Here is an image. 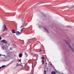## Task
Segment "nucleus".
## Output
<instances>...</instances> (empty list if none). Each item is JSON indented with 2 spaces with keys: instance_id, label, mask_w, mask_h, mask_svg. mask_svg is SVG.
<instances>
[{
  "instance_id": "7ed1b4c3",
  "label": "nucleus",
  "mask_w": 74,
  "mask_h": 74,
  "mask_svg": "<svg viewBox=\"0 0 74 74\" xmlns=\"http://www.w3.org/2000/svg\"><path fill=\"white\" fill-rule=\"evenodd\" d=\"M21 34V33L19 32L18 31H17L16 32V34L17 36H18V35H19Z\"/></svg>"
},
{
  "instance_id": "f8f14e48",
  "label": "nucleus",
  "mask_w": 74,
  "mask_h": 74,
  "mask_svg": "<svg viewBox=\"0 0 74 74\" xmlns=\"http://www.w3.org/2000/svg\"><path fill=\"white\" fill-rule=\"evenodd\" d=\"M25 55H26L27 57V56H28V55H27V53H26L25 52Z\"/></svg>"
},
{
  "instance_id": "5701e85b",
  "label": "nucleus",
  "mask_w": 74,
  "mask_h": 74,
  "mask_svg": "<svg viewBox=\"0 0 74 74\" xmlns=\"http://www.w3.org/2000/svg\"><path fill=\"white\" fill-rule=\"evenodd\" d=\"M3 30V32H4V31H5V29H4Z\"/></svg>"
},
{
  "instance_id": "c756f323",
  "label": "nucleus",
  "mask_w": 74,
  "mask_h": 74,
  "mask_svg": "<svg viewBox=\"0 0 74 74\" xmlns=\"http://www.w3.org/2000/svg\"><path fill=\"white\" fill-rule=\"evenodd\" d=\"M38 56H39L38 55V54H37Z\"/></svg>"
},
{
  "instance_id": "9d476101",
  "label": "nucleus",
  "mask_w": 74,
  "mask_h": 74,
  "mask_svg": "<svg viewBox=\"0 0 74 74\" xmlns=\"http://www.w3.org/2000/svg\"><path fill=\"white\" fill-rule=\"evenodd\" d=\"M44 29H45V30L46 31V32H47V33H49V32H48V30H47V29H46V28H44Z\"/></svg>"
},
{
  "instance_id": "f3484780",
  "label": "nucleus",
  "mask_w": 74,
  "mask_h": 74,
  "mask_svg": "<svg viewBox=\"0 0 74 74\" xmlns=\"http://www.w3.org/2000/svg\"><path fill=\"white\" fill-rule=\"evenodd\" d=\"M73 7H74V5H72L71 6V8H73Z\"/></svg>"
},
{
  "instance_id": "39448f33",
  "label": "nucleus",
  "mask_w": 74,
  "mask_h": 74,
  "mask_svg": "<svg viewBox=\"0 0 74 74\" xmlns=\"http://www.w3.org/2000/svg\"><path fill=\"white\" fill-rule=\"evenodd\" d=\"M25 21H24V22L22 23V25H21V26L20 27L21 28V27H23V26H24V25H25Z\"/></svg>"
},
{
  "instance_id": "ddd939ff",
  "label": "nucleus",
  "mask_w": 74,
  "mask_h": 74,
  "mask_svg": "<svg viewBox=\"0 0 74 74\" xmlns=\"http://www.w3.org/2000/svg\"><path fill=\"white\" fill-rule=\"evenodd\" d=\"M5 65H3L1 66V68H3L4 67H5Z\"/></svg>"
},
{
  "instance_id": "6e6552de",
  "label": "nucleus",
  "mask_w": 74,
  "mask_h": 74,
  "mask_svg": "<svg viewBox=\"0 0 74 74\" xmlns=\"http://www.w3.org/2000/svg\"><path fill=\"white\" fill-rule=\"evenodd\" d=\"M15 31H14V29H13V30H12V33H16V32H15Z\"/></svg>"
},
{
  "instance_id": "c85d7f7f",
  "label": "nucleus",
  "mask_w": 74,
  "mask_h": 74,
  "mask_svg": "<svg viewBox=\"0 0 74 74\" xmlns=\"http://www.w3.org/2000/svg\"><path fill=\"white\" fill-rule=\"evenodd\" d=\"M19 65L20 66H21V64H19Z\"/></svg>"
},
{
  "instance_id": "a211bd4d",
  "label": "nucleus",
  "mask_w": 74,
  "mask_h": 74,
  "mask_svg": "<svg viewBox=\"0 0 74 74\" xmlns=\"http://www.w3.org/2000/svg\"><path fill=\"white\" fill-rule=\"evenodd\" d=\"M43 16H45V17L46 16L44 14H43Z\"/></svg>"
},
{
  "instance_id": "4be33fe9",
  "label": "nucleus",
  "mask_w": 74,
  "mask_h": 74,
  "mask_svg": "<svg viewBox=\"0 0 74 74\" xmlns=\"http://www.w3.org/2000/svg\"><path fill=\"white\" fill-rule=\"evenodd\" d=\"M33 64H32V67H33Z\"/></svg>"
},
{
  "instance_id": "a878e982",
  "label": "nucleus",
  "mask_w": 74,
  "mask_h": 74,
  "mask_svg": "<svg viewBox=\"0 0 74 74\" xmlns=\"http://www.w3.org/2000/svg\"><path fill=\"white\" fill-rule=\"evenodd\" d=\"M3 56H5V55H4Z\"/></svg>"
},
{
  "instance_id": "f03ea898",
  "label": "nucleus",
  "mask_w": 74,
  "mask_h": 74,
  "mask_svg": "<svg viewBox=\"0 0 74 74\" xmlns=\"http://www.w3.org/2000/svg\"><path fill=\"white\" fill-rule=\"evenodd\" d=\"M1 42L3 43H5V44H7V41H6L5 40H2L1 41Z\"/></svg>"
},
{
  "instance_id": "393cba45",
  "label": "nucleus",
  "mask_w": 74,
  "mask_h": 74,
  "mask_svg": "<svg viewBox=\"0 0 74 74\" xmlns=\"http://www.w3.org/2000/svg\"><path fill=\"white\" fill-rule=\"evenodd\" d=\"M1 67H0V69H1Z\"/></svg>"
},
{
  "instance_id": "bb28decb",
  "label": "nucleus",
  "mask_w": 74,
  "mask_h": 74,
  "mask_svg": "<svg viewBox=\"0 0 74 74\" xmlns=\"http://www.w3.org/2000/svg\"><path fill=\"white\" fill-rule=\"evenodd\" d=\"M51 65H52V64H51Z\"/></svg>"
},
{
  "instance_id": "dca6fc26",
  "label": "nucleus",
  "mask_w": 74,
  "mask_h": 74,
  "mask_svg": "<svg viewBox=\"0 0 74 74\" xmlns=\"http://www.w3.org/2000/svg\"><path fill=\"white\" fill-rule=\"evenodd\" d=\"M46 71L45 70L44 71V74H46Z\"/></svg>"
},
{
  "instance_id": "aec40b11",
  "label": "nucleus",
  "mask_w": 74,
  "mask_h": 74,
  "mask_svg": "<svg viewBox=\"0 0 74 74\" xmlns=\"http://www.w3.org/2000/svg\"><path fill=\"white\" fill-rule=\"evenodd\" d=\"M12 49V48L11 47H10V50H11Z\"/></svg>"
},
{
  "instance_id": "1a4fd4ad",
  "label": "nucleus",
  "mask_w": 74,
  "mask_h": 74,
  "mask_svg": "<svg viewBox=\"0 0 74 74\" xmlns=\"http://www.w3.org/2000/svg\"><path fill=\"white\" fill-rule=\"evenodd\" d=\"M51 74H56V72L54 71H53L51 73Z\"/></svg>"
},
{
  "instance_id": "423d86ee",
  "label": "nucleus",
  "mask_w": 74,
  "mask_h": 74,
  "mask_svg": "<svg viewBox=\"0 0 74 74\" xmlns=\"http://www.w3.org/2000/svg\"><path fill=\"white\" fill-rule=\"evenodd\" d=\"M22 55H23V54H22V53H20L19 56V58H21Z\"/></svg>"
},
{
  "instance_id": "412c9836",
  "label": "nucleus",
  "mask_w": 74,
  "mask_h": 74,
  "mask_svg": "<svg viewBox=\"0 0 74 74\" xmlns=\"http://www.w3.org/2000/svg\"><path fill=\"white\" fill-rule=\"evenodd\" d=\"M1 40V37H0V40Z\"/></svg>"
},
{
  "instance_id": "b1692460",
  "label": "nucleus",
  "mask_w": 74,
  "mask_h": 74,
  "mask_svg": "<svg viewBox=\"0 0 74 74\" xmlns=\"http://www.w3.org/2000/svg\"><path fill=\"white\" fill-rule=\"evenodd\" d=\"M40 52H41V50H40Z\"/></svg>"
},
{
  "instance_id": "20e7f679",
  "label": "nucleus",
  "mask_w": 74,
  "mask_h": 74,
  "mask_svg": "<svg viewBox=\"0 0 74 74\" xmlns=\"http://www.w3.org/2000/svg\"><path fill=\"white\" fill-rule=\"evenodd\" d=\"M3 27L4 29H6V30H7L8 29V28L7 27H6V25H5L4 24L3 26Z\"/></svg>"
},
{
  "instance_id": "9b49d317",
  "label": "nucleus",
  "mask_w": 74,
  "mask_h": 74,
  "mask_svg": "<svg viewBox=\"0 0 74 74\" xmlns=\"http://www.w3.org/2000/svg\"><path fill=\"white\" fill-rule=\"evenodd\" d=\"M23 28L21 29V33H22V32H23Z\"/></svg>"
},
{
  "instance_id": "f257e3e1",
  "label": "nucleus",
  "mask_w": 74,
  "mask_h": 74,
  "mask_svg": "<svg viewBox=\"0 0 74 74\" xmlns=\"http://www.w3.org/2000/svg\"><path fill=\"white\" fill-rule=\"evenodd\" d=\"M66 42L67 43V45H68V46H69V48H70V49H71V51H72V52H74V49H73V48H72V47H71V46L70 45V44H69V43H68V42L67 41H66Z\"/></svg>"
},
{
  "instance_id": "2eb2a0df",
  "label": "nucleus",
  "mask_w": 74,
  "mask_h": 74,
  "mask_svg": "<svg viewBox=\"0 0 74 74\" xmlns=\"http://www.w3.org/2000/svg\"><path fill=\"white\" fill-rule=\"evenodd\" d=\"M1 48H2V49H3V50H4V47H1Z\"/></svg>"
},
{
  "instance_id": "6ab92c4d",
  "label": "nucleus",
  "mask_w": 74,
  "mask_h": 74,
  "mask_svg": "<svg viewBox=\"0 0 74 74\" xmlns=\"http://www.w3.org/2000/svg\"><path fill=\"white\" fill-rule=\"evenodd\" d=\"M19 62H21V59H20L19 60Z\"/></svg>"
},
{
  "instance_id": "4468645a",
  "label": "nucleus",
  "mask_w": 74,
  "mask_h": 74,
  "mask_svg": "<svg viewBox=\"0 0 74 74\" xmlns=\"http://www.w3.org/2000/svg\"><path fill=\"white\" fill-rule=\"evenodd\" d=\"M41 58L42 59V60H44V57H41Z\"/></svg>"
},
{
  "instance_id": "cd10ccee",
  "label": "nucleus",
  "mask_w": 74,
  "mask_h": 74,
  "mask_svg": "<svg viewBox=\"0 0 74 74\" xmlns=\"http://www.w3.org/2000/svg\"><path fill=\"white\" fill-rule=\"evenodd\" d=\"M1 56V54H0V56Z\"/></svg>"
},
{
  "instance_id": "0eeeda50",
  "label": "nucleus",
  "mask_w": 74,
  "mask_h": 74,
  "mask_svg": "<svg viewBox=\"0 0 74 74\" xmlns=\"http://www.w3.org/2000/svg\"><path fill=\"white\" fill-rule=\"evenodd\" d=\"M42 64H44L45 62H44V60H42Z\"/></svg>"
}]
</instances>
